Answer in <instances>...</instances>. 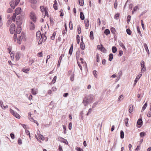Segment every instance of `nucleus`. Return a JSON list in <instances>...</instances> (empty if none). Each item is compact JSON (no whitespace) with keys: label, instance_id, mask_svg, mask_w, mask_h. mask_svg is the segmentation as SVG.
I'll list each match as a JSON object with an SVG mask.
<instances>
[{"label":"nucleus","instance_id":"obj_5","mask_svg":"<svg viewBox=\"0 0 151 151\" xmlns=\"http://www.w3.org/2000/svg\"><path fill=\"white\" fill-rule=\"evenodd\" d=\"M30 17L31 20L33 22H36V18L35 14L33 12H31L30 13Z\"/></svg>","mask_w":151,"mask_h":151},{"label":"nucleus","instance_id":"obj_43","mask_svg":"<svg viewBox=\"0 0 151 151\" xmlns=\"http://www.w3.org/2000/svg\"><path fill=\"white\" fill-rule=\"evenodd\" d=\"M78 32L79 34L81 33V28L80 25L78 26L77 27Z\"/></svg>","mask_w":151,"mask_h":151},{"label":"nucleus","instance_id":"obj_49","mask_svg":"<svg viewBox=\"0 0 151 151\" xmlns=\"http://www.w3.org/2000/svg\"><path fill=\"white\" fill-rule=\"evenodd\" d=\"M56 78H57L56 76H55L54 77L52 81V84H54L55 83V81L56 80Z\"/></svg>","mask_w":151,"mask_h":151},{"label":"nucleus","instance_id":"obj_38","mask_svg":"<svg viewBox=\"0 0 151 151\" xmlns=\"http://www.w3.org/2000/svg\"><path fill=\"white\" fill-rule=\"evenodd\" d=\"M126 31L127 34L129 35H130L132 33V32L129 29H127L126 30Z\"/></svg>","mask_w":151,"mask_h":151},{"label":"nucleus","instance_id":"obj_24","mask_svg":"<svg viewBox=\"0 0 151 151\" xmlns=\"http://www.w3.org/2000/svg\"><path fill=\"white\" fill-rule=\"evenodd\" d=\"M133 106L132 105H130L129 107V113H131L133 111Z\"/></svg>","mask_w":151,"mask_h":151},{"label":"nucleus","instance_id":"obj_44","mask_svg":"<svg viewBox=\"0 0 151 151\" xmlns=\"http://www.w3.org/2000/svg\"><path fill=\"white\" fill-rule=\"evenodd\" d=\"M34 60L31 59H30L29 60V63L30 65H31L34 62Z\"/></svg>","mask_w":151,"mask_h":151},{"label":"nucleus","instance_id":"obj_51","mask_svg":"<svg viewBox=\"0 0 151 151\" xmlns=\"http://www.w3.org/2000/svg\"><path fill=\"white\" fill-rule=\"evenodd\" d=\"M64 139V141H63V142L65 143L66 144H68V141L66 140L65 139H64V138H63L61 137H60L58 138V139Z\"/></svg>","mask_w":151,"mask_h":151},{"label":"nucleus","instance_id":"obj_19","mask_svg":"<svg viewBox=\"0 0 151 151\" xmlns=\"http://www.w3.org/2000/svg\"><path fill=\"white\" fill-rule=\"evenodd\" d=\"M80 47L82 50H84L85 46L84 43L83 42H81L80 43Z\"/></svg>","mask_w":151,"mask_h":151},{"label":"nucleus","instance_id":"obj_13","mask_svg":"<svg viewBox=\"0 0 151 151\" xmlns=\"http://www.w3.org/2000/svg\"><path fill=\"white\" fill-rule=\"evenodd\" d=\"M139 9V7H138V6H135L134 7L133 10L132 11V14H133L134 13V12H136V11H137Z\"/></svg>","mask_w":151,"mask_h":151},{"label":"nucleus","instance_id":"obj_47","mask_svg":"<svg viewBox=\"0 0 151 151\" xmlns=\"http://www.w3.org/2000/svg\"><path fill=\"white\" fill-rule=\"evenodd\" d=\"M137 32H138V33L139 34V35L141 36H142V35L141 34V31H140V30L139 27V26H137Z\"/></svg>","mask_w":151,"mask_h":151},{"label":"nucleus","instance_id":"obj_33","mask_svg":"<svg viewBox=\"0 0 151 151\" xmlns=\"http://www.w3.org/2000/svg\"><path fill=\"white\" fill-rule=\"evenodd\" d=\"M104 32L106 35H107L109 34L110 32L109 29H106L105 30Z\"/></svg>","mask_w":151,"mask_h":151},{"label":"nucleus","instance_id":"obj_21","mask_svg":"<svg viewBox=\"0 0 151 151\" xmlns=\"http://www.w3.org/2000/svg\"><path fill=\"white\" fill-rule=\"evenodd\" d=\"M73 50V44L71 46L70 49L69 51V53L70 54V55H72Z\"/></svg>","mask_w":151,"mask_h":151},{"label":"nucleus","instance_id":"obj_7","mask_svg":"<svg viewBox=\"0 0 151 151\" xmlns=\"http://www.w3.org/2000/svg\"><path fill=\"white\" fill-rule=\"evenodd\" d=\"M141 66L142 67L141 72H144L146 70V67L145 65V62L144 61L142 60L140 62Z\"/></svg>","mask_w":151,"mask_h":151},{"label":"nucleus","instance_id":"obj_56","mask_svg":"<svg viewBox=\"0 0 151 151\" xmlns=\"http://www.w3.org/2000/svg\"><path fill=\"white\" fill-rule=\"evenodd\" d=\"M74 74H72L71 76L70 77V80L71 81H73L74 80Z\"/></svg>","mask_w":151,"mask_h":151},{"label":"nucleus","instance_id":"obj_61","mask_svg":"<svg viewBox=\"0 0 151 151\" xmlns=\"http://www.w3.org/2000/svg\"><path fill=\"white\" fill-rule=\"evenodd\" d=\"M101 52H105L106 51V49L103 46L102 48V49H101Z\"/></svg>","mask_w":151,"mask_h":151},{"label":"nucleus","instance_id":"obj_20","mask_svg":"<svg viewBox=\"0 0 151 151\" xmlns=\"http://www.w3.org/2000/svg\"><path fill=\"white\" fill-rule=\"evenodd\" d=\"M20 54V53L19 52H17L15 56V58H16V60H19L20 58V56H19Z\"/></svg>","mask_w":151,"mask_h":151},{"label":"nucleus","instance_id":"obj_30","mask_svg":"<svg viewBox=\"0 0 151 151\" xmlns=\"http://www.w3.org/2000/svg\"><path fill=\"white\" fill-rule=\"evenodd\" d=\"M79 55H80V51H77L76 52V58L77 60L79 58Z\"/></svg>","mask_w":151,"mask_h":151},{"label":"nucleus","instance_id":"obj_11","mask_svg":"<svg viewBox=\"0 0 151 151\" xmlns=\"http://www.w3.org/2000/svg\"><path fill=\"white\" fill-rule=\"evenodd\" d=\"M21 8H17L15 10V13L17 14V15H18L21 13Z\"/></svg>","mask_w":151,"mask_h":151},{"label":"nucleus","instance_id":"obj_55","mask_svg":"<svg viewBox=\"0 0 151 151\" xmlns=\"http://www.w3.org/2000/svg\"><path fill=\"white\" fill-rule=\"evenodd\" d=\"M145 135V132H142L140 133V135L141 137H143Z\"/></svg>","mask_w":151,"mask_h":151},{"label":"nucleus","instance_id":"obj_48","mask_svg":"<svg viewBox=\"0 0 151 151\" xmlns=\"http://www.w3.org/2000/svg\"><path fill=\"white\" fill-rule=\"evenodd\" d=\"M131 18V16L128 15L127 16V23H128V24L129 23V22L130 21Z\"/></svg>","mask_w":151,"mask_h":151},{"label":"nucleus","instance_id":"obj_37","mask_svg":"<svg viewBox=\"0 0 151 151\" xmlns=\"http://www.w3.org/2000/svg\"><path fill=\"white\" fill-rule=\"evenodd\" d=\"M77 42L78 44H79L80 41V37L79 35H77L76 36Z\"/></svg>","mask_w":151,"mask_h":151},{"label":"nucleus","instance_id":"obj_46","mask_svg":"<svg viewBox=\"0 0 151 151\" xmlns=\"http://www.w3.org/2000/svg\"><path fill=\"white\" fill-rule=\"evenodd\" d=\"M92 108H89V109H88V113L86 114V115L87 116L89 114H90L91 113V112H92Z\"/></svg>","mask_w":151,"mask_h":151},{"label":"nucleus","instance_id":"obj_59","mask_svg":"<svg viewBox=\"0 0 151 151\" xmlns=\"http://www.w3.org/2000/svg\"><path fill=\"white\" fill-rule=\"evenodd\" d=\"M29 70V69H23L22 71L23 72L27 73L28 72Z\"/></svg>","mask_w":151,"mask_h":151},{"label":"nucleus","instance_id":"obj_50","mask_svg":"<svg viewBox=\"0 0 151 151\" xmlns=\"http://www.w3.org/2000/svg\"><path fill=\"white\" fill-rule=\"evenodd\" d=\"M117 5V0L115 1L114 3V7L115 9H116Z\"/></svg>","mask_w":151,"mask_h":151},{"label":"nucleus","instance_id":"obj_39","mask_svg":"<svg viewBox=\"0 0 151 151\" xmlns=\"http://www.w3.org/2000/svg\"><path fill=\"white\" fill-rule=\"evenodd\" d=\"M40 8L41 11L42 12H43L44 11L45 12L46 10V9H45L44 6H41L40 7Z\"/></svg>","mask_w":151,"mask_h":151},{"label":"nucleus","instance_id":"obj_17","mask_svg":"<svg viewBox=\"0 0 151 151\" xmlns=\"http://www.w3.org/2000/svg\"><path fill=\"white\" fill-rule=\"evenodd\" d=\"M118 43H119V45L121 47H122L125 50H126V48H125V46L121 42V41L119 40L118 41Z\"/></svg>","mask_w":151,"mask_h":151},{"label":"nucleus","instance_id":"obj_3","mask_svg":"<svg viewBox=\"0 0 151 151\" xmlns=\"http://www.w3.org/2000/svg\"><path fill=\"white\" fill-rule=\"evenodd\" d=\"M10 112L11 114H12L16 118L19 119L20 118V116L19 115L17 114L16 112L14 111L13 110L10 109Z\"/></svg>","mask_w":151,"mask_h":151},{"label":"nucleus","instance_id":"obj_18","mask_svg":"<svg viewBox=\"0 0 151 151\" xmlns=\"http://www.w3.org/2000/svg\"><path fill=\"white\" fill-rule=\"evenodd\" d=\"M80 17L81 19L82 20H83L85 19L84 16L82 12H81L80 13Z\"/></svg>","mask_w":151,"mask_h":151},{"label":"nucleus","instance_id":"obj_10","mask_svg":"<svg viewBox=\"0 0 151 151\" xmlns=\"http://www.w3.org/2000/svg\"><path fill=\"white\" fill-rule=\"evenodd\" d=\"M22 30L21 27L20 26H18L17 27L16 32L18 34H19Z\"/></svg>","mask_w":151,"mask_h":151},{"label":"nucleus","instance_id":"obj_34","mask_svg":"<svg viewBox=\"0 0 151 151\" xmlns=\"http://www.w3.org/2000/svg\"><path fill=\"white\" fill-rule=\"evenodd\" d=\"M29 1L32 4H36L37 3L36 0H29Z\"/></svg>","mask_w":151,"mask_h":151},{"label":"nucleus","instance_id":"obj_15","mask_svg":"<svg viewBox=\"0 0 151 151\" xmlns=\"http://www.w3.org/2000/svg\"><path fill=\"white\" fill-rule=\"evenodd\" d=\"M144 47L146 51H147V53L149 55L150 54V52H149V50L148 48V47H147L146 44H145V43L144 44Z\"/></svg>","mask_w":151,"mask_h":151},{"label":"nucleus","instance_id":"obj_60","mask_svg":"<svg viewBox=\"0 0 151 151\" xmlns=\"http://www.w3.org/2000/svg\"><path fill=\"white\" fill-rule=\"evenodd\" d=\"M64 54H61V55L60 56L59 58V60L60 61H61V60H62V58L63 57H64Z\"/></svg>","mask_w":151,"mask_h":151},{"label":"nucleus","instance_id":"obj_40","mask_svg":"<svg viewBox=\"0 0 151 151\" xmlns=\"http://www.w3.org/2000/svg\"><path fill=\"white\" fill-rule=\"evenodd\" d=\"M128 120L129 119L128 118H126L124 119V122L125 123V124L127 127H128Z\"/></svg>","mask_w":151,"mask_h":151},{"label":"nucleus","instance_id":"obj_29","mask_svg":"<svg viewBox=\"0 0 151 151\" xmlns=\"http://www.w3.org/2000/svg\"><path fill=\"white\" fill-rule=\"evenodd\" d=\"M120 137L121 139H123L124 137V134L123 131H120Z\"/></svg>","mask_w":151,"mask_h":151},{"label":"nucleus","instance_id":"obj_8","mask_svg":"<svg viewBox=\"0 0 151 151\" xmlns=\"http://www.w3.org/2000/svg\"><path fill=\"white\" fill-rule=\"evenodd\" d=\"M10 4L11 7L13 9H14L15 7L17 5H16L15 2L14 1H12L10 3Z\"/></svg>","mask_w":151,"mask_h":151},{"label":"nucleus","instance_id":"obj_58","mask_svg":"<svg viewBox=\"0 0 151 151\" xmlns=\"http://www.w3.org/2000/svg\"><path fill=\"white\" fill-rule=\"evenodd\" d=\"M81 63L83 64V66H85V67H86V63L84 62L83 60L81 61Z\"/></svg>","mask_w":151,"mask_h":151},{"label":"nucleus","instance_id":"obj_45","mask_svg":"<svg viewBox=\"0 0 151 151\" xmlns=\"http://www.w3.org/2000/svg\"><path fill=\"white\" fill-rule=\"evenodd\" d=\"M119 13H117L114 16V18L116 20L118 19L119 17Z\"/></svg>","mask_w":151,"mask_h":151},{"label":"nucleus","instance_id":"obj_6","mask_svg":"<svg viewBox=\"0 0 151 151\" xmlns=\"http://www.w3.org/2000/svg\"><path fill=\"white\" fill-rule=\"evenodd\" d=\"M29 27L30 30H33L35 28V25L31 21H29Z\"/></svg>","mask_w":151,"mask_h":151},{"label":"nucleus","instance_id":"obj_25","mask_svg":"<svg viewBox=\"0 0 151 151\" xmlns=\"http://www.w3.org/2000/svg\"><path fill=\"white\" fill-rule=\"evenodd\" d=\"M112 52L113 53H115L117 51V48L115 46H113L112 47Z\"/></svg>","mask_w":151,"mask_h":151},{"label":"nucleus","instance_id":"obj_64","mask_svg":"<svg viewBox=\"0 0 151 151\" xmlns=\"http://www.w3.org/2000/svg\"><path fill=\"white\" fill-rule=\"evenodd\" d=\"M39 139H41L42 140H43L44 139V137L42 135H39Z\"/></svg>","mask_w":151,"mask_h":151},{"label":"nucleus","instance_id":"obj_2","mask_svg":"<svg viewBox=\"0 0 151 151\" xmlns=\"http://www.w3.org/2000/svg\"><path fill=\"white\" fill-rule=\"evenodd\" d=\"M24 17L22 15L17 17L16 20V23L18 26H20L22 24Z\"/></svg>","mask_w":151,"mask_h":151},{"label":"nucleus","instance_id":"obj_28","mask_svg":"<svg viewBox=\"0 0 151 151\" xmlns=\"http://www.w3.org/2000/svg\"><path fill=\"white\" fill-rule=\"evenodd\" d=\"M41 32L40 31H38L36 33V37L37 38H40V36L41 37Z\"/></svg>","mask_w":151,"mask_h":151},{"label":"nucleus","instance_id":"obj_52","mask_svg":"<svg viewBox=\"0 0 151 151\" xmlns=\"http://www.w3.org/2000/svg\"><path fill=\"white\" fill-rule=\"evenodd\" d=\"M13 11V10L12 8H9L7 10V13H11Z\"/></svg>","mask_w":151,"mask_h":151},{"label":"nucleus","instance_id":"obj_36","mask_svg":"<svg viewBox=\"0 0 151 151\" xmlns=\"http://www.w3.org/2000/svg\"><path fill=\"white\" fill-rule=\"evenodd\" d=\"M17 14H16L15 13H14L13 14V15L12 17V20L14 21L16 17V15Z\"/></svg>","mask_w":151,"mask_h":151},{"label":"nucleus","instance_id":"obj_1","mask_svg":"<svg viewBox=\"0 0 151 151\" xmlns=\"http://www.w3.org/2000/svg\"><path fill=\"white\" fill-rule=\"evenodd\" d=\"M94 98V97L93 95L90 94L85 97L82 103L85 106H86L88 104L92 103Z\"/></svg>","mask_w":151,"mask_h":151},{"label":"nucleus","instance_id":"obj_4","mask_svg":"<svg viewBox=\"0 0 151 151\" xmlns=\"http://www.w3.org/2000/svg\"><path fill=\"white\" fill-rule=\"evenodd\" d=\"M15 30V26L14 24H11L10 27V31L11 34H13Z\"/></svg>","mask_w":151,"mask_h":151},{"label":"nucleus","instance_id":"obj_54","mask_svg":"<svg viewBox=\"0 0 151 151\" xmlns=\"http://www.w3.org/2000/svg\"><path fill=\"white\" fill-rule=\"evenodd\" d=\"M63 128L64 129V134H65L66 133V128L65 125H63Z\"/></svg>","mask_w":151,"mask_h":151},{"label":"nucleus","instance_id":"obj_27","mask_svg":"<svg viewBox=\"0 0 151 151\" xmlns=\"http://www.w3.org/2000/svg\"><path fill=\"white\" fill-rule=\"evenodd\" d=\"M90 37L91 39H94L93 33V32L92 31H91L90 32Z\"/></svg>","mask_w":151,"mask_h":151},{"label":"nucleus","instance_id":"obj_22","mask_svg":"<svg viewBox=\"0 0 151 151\" xmlns=\"http://www.w3.org/2000/svg\"><path fill=\"white\" fill-rule=\"evenodd\" d=\"M22 38L21 36L18 37L17 39V42L18 44H20L21 43Z\"/></svg>","mask_w":151,"mask_h":151},{"label":"nucleus","instance_id":"obj_53","mask_svg":"<svg viewBox=\"0 0 151 151\" xmlns=\"http://www.w3.org/2000/svg\"><path fill=\"white\" fill-rule=\"evenodd\" d=\"M10 57H11V59L12 60H13V59H14V53H13L12 52H11L10 53Z\"/></svg>","mask_w":151,"mask_h":151},{"label":"nucleus","instance_id":"obj_31","mask_svg":"<svg viewBox=\"0 0 151 151\" xmlns=\"http://www.w3.org/2000/svg\"><path fill=\"white\" fill-rule=\"evenodd\" d=\"M147 106V102H146L143 105V106L142 109V111H143L146 108Z\"/></svg>","mask_w":151,"mask_h":151},{"label":"nucleus","instance_id":"obj_57","mask_svg":"<svg viewBox=\"0 0 151 151\" xmlns=\"http://www.w3.org/2000/svg\"><path fill=\"white\" fill-rule=\"evenodd\" d=\"M31 92L33 95H35L37 94L36 92L34 91V89L32 88L31 89Z\"/></svg>","mask_w":151,"mask_h":151},{"label":"nucleus","instance_id":"obj_62","mask_svg":"<svg viewBox=\"0 0 151 151\" xmlns=\"http://www.w3.org/2000/svg\"><path fill=\"white\" fill-rule=\"evenodd\" d=\"M123 52L122 50H120L119 51V53L118 55V56H121L123 55Z\"/></svg>","mask_w":151,"mask_h":151},{"label":"nucleus","instance_id":"obj_35","mask_svg":"<svg viewBox=\"0 0 151 151\" xmlns=\"http://www.w3.org/2000/svg\"><path fill=\"white\" fill-rule=\"evenodd\" d=\"M111 32L113 34H115L116 32V30L113 27H111Z\"/></svg>","mask_w":151,"mask_h":151},{"label":"nucleus","instance_id":"obj_32","mask_svg":"<svg viewBox=\"0 0 151 151\" xmlns=\"http://www.w3.org/2000/svg\"><path fill=\"white\" fill-rule=\"evenodd\" d=\"M142 72H141L140 73H139V75H138L136 77V79L139 80L141 76H142Z\"/></svg>","mask_w":151,"mask_h":151},{"label":"nucleus","instance_id":"obj_26","mask_svg":"<svg viewBox=\"0 0 151 151\" xmlns=\"http://www.w3.org/2000/svg\"><path fill=\"white\" fill-rule=\"evenodd\" d=\"M113 57V55L112 53H111L109 55V60L110 61H111Z\"/></svg>","mask_w":151,"mask_h":151},{"label":"nucleus","instance_id":"obj_63","mask_svg":"<svg viewBox=\"0 0 151 151\" xmlns=\"http://www.w3.org/2000/svg\"><path fill=\"white\" fill-rule=\"evenodd\" d=\"M102 47L103 45H98L97 46V48L99 50H101Z\"/></svg>","mask_w":151,"mask_h":151},{"label":"nucleus","instance_id":"obj_16","mask_svg":"<svg viewBox=\"0 0 151 151\" xmlns=\"http://www.w3.org/2000/svg\"><path fill=\"white\" fill-rule=\"evenodd\" d=\"M85 26L86 27H88L89 26V20L88 19H86L84 20Z\"/></svg>","mask_w":151,"mask_h":151},{"label":"nucleus","instance_id":"obj_41","mask_svg":"<svg viewBox=\"0 0 151 151\" xmlns=\"http://www.w3.org/2000/svg\"><path fill=\"white\" fill-rule=\"evenodd\" d=\"M79 3L80 5L81 6H83L84 4V0H79Z\"/></svg>","mask_w":151,"mask_h":151},{"label":"nucleus","instance_id":"obj_9","mask_svg":"<svg viewBox=\"0 0 151 151\" xmlns=\"http://www.w3.org/2000/svg\"><path fill=\"white\" fill-rule=\"evenodd\" d=\"M47 39L45 35L44 34H42L41 35V38L40 40H41L43 42H45Z\"/></svg>","mask_w":151,"mask_h":151},{"label":"nucleus","instance_id":"obj_14","mask_svg":"<svg viewBox=\"0 0 151 151\" xmlns=\"http://www.w3.org/2000/svg\"><path fill=\"white\" fill-rule=\"evenodd\" d=\"M124 96H123V95H120L119 97V98L118 99V101L119 102H120L123 100V99H124Z\"/></svg>","mask_w":151,"mask_h":151},{"label":"nucleus","instance_id":"obj_23","mask_svg":"<svg viewBox=\"0 0 151 151\" xmlns=\"http://www.w3.org/2000/svg\"><path fill=\"white\" fill-rule=\"evenodd\" d=\"M96 60L97 62H99V56L98 53H97L96 57Z\"/></svg>","mask_w":151,"mask_h":151},{"label":"nucleus","instance_id":"obj_12","mask_svg":"<svg viewBox=\"0 0 151 151\" xmlns=\"http://www.w3.org/2000/svg\"><path fill=\"white\" fill-rule=\"evenodd\" d=\"M137 123V124L139 125H140V127H141L142 124V121L141 119H138Z\"/></svg>","mask_w":151,"mask_h":151},{"label":"nucleus","instance_id":"obj_42","mask_svg":"<svg viewBox=\"0 0 151 151\" xmlns=\"http://www.w3.org/2000/svg\"><path fill=\"white\" fill-rule=\"evenodd\" d=\"M69 27L71 30H72L73 29V23L71 21H70L69 22Z\"/></svg>","mask_w":151,"mask_h":151}]
</instances>
